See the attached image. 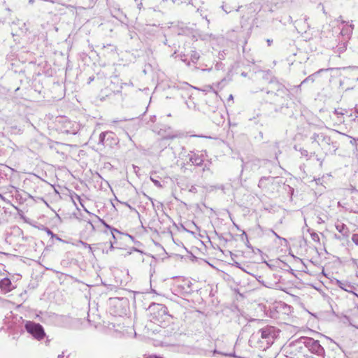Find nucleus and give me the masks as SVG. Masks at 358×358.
<instances>
[{"mask_svg": "<svg viewBox=\"0 0 358 358\" xmlns=\"http://www.w3.org/2000/svg\"><path fill=\"white\" fill-rule=\"evenodd\" d=\"M157 134L162 137V139L169 140L174 139L178 136L177 132L174 131L169 126H163L160 128Z\"/></svg>", "mask_w": 358, "mask_h": 358, "instance_id": "obj_11", "label": "nucleus"}, {"mask_svg": "<svg viewBox=\"0 0 358 358\" xmlns=\"http://www.w3.org/2000/svg\"><path fill=\"white\" fill-rule=\"evenodd\" d=\"M118 143L117 135L113 131H106L99 135L96 147L100 151L110 150L117 147Z\"/></svg>", "mask_w": 358, "mask_h": 358, "instance_id": "obj_4", "label": "nucleus"}, {"mask_svg": "<svg viewBox=\"0 0 358 358\" xmlns=\"http://www.w3.org/2000/svg\"><path fill=\"white\" fill-rule=\"evenodd\" d=\"M29 3H32L34 2V0H29Z\"/></svg>", "mask_w": 358, "mask_h": 358, "instance_id": "obj_44", "label": "nucleus"}, {"mask_svg": "<svg viewBox=\"0 0 358 358\" xmlns=\"http://www.w3.org/2000/svg\"><path fill=\"white\" fill-rule=\"evenodd\" d=\"M217 353H218V354H221V352H218L217 350H215L213 351V354H217ZM222 355H223V353H222ZM224 355L231 356V355H229H229H228V354H224Z\"/></svg>", "mask_w": 358, "mask_h": 358, "instance_id": "obj_39", "label": "nucleus"}, {"mask_svg": "<svg viewBox=\"0 0 358 358\" xmlns=\"http://www.w3.org/2000/svg\"><path fill=\"white\" fill-rule=\"evenodd\" d=\"M11 281L8 278H4L0 281V288L6 292L11 290Z\"/></svg>", "mask_w": 358, "mask_h": 358, "instance_id": "obj_16", "label": "nucleus"}, {"mask_svg": "<svg viewBox=\"0 0 358 358\" xmlns=\"http://www.w3.org/2000/svg\"><path fill=\"white\" fill-rule=\"evenodd\" d=\"M307 358H324V350L319 341L310 337H303Z\"/></svg>", "mask_w": 358, "mask_h": 358, "instance_id": "obj_7", "label": "nucleus"}, {"mask_svg": "<svg viewBox=\"0 0 358 358\" xmlns=\"http://www.w3.org/2000/svg\"><path fill=\"white\" fill-rule=\"evenodd\" d=\"M332 282L334 283V285L338 286L341 289L349 293L356 294L355 293V287L350 282L346 280H340L338 279H334V280H332Z\"/></svg>", "mask_w": 358, "mask_h": 358, "instance_id": "obj_12", "label": "nucleus"}, {"mask_svg": "<svg viewBox=\"0 0 358 358\" xmlns=\"http://www.w3.org/2000/svg\"><path fill=\"white\" fill-rule=\"evenodd\" d=\"M115 199L117 202L120 203L121 204H123V205L127 206L130 209H133V208L127 202H122V201H119L117 198Z\"/></svg>", "mask_w": 358, "mask_h": 358, "instance_id": "obj_32", "label": "nucleus"}, {"mask_svg": "<svg viewBox=\"0 0 358 358\" xmlns=\"http://www.w3.org/2000/svg\"><path fill=\"white\" fill-rule=\"evenodd\" d=\"M341 24L343 27L341 29L340 34L344 37L345 42L338 45V48L341 52H343L346 49L348 41L350 39L352 35L355 26L352 23V21H341Z\"/></svg>", "mask_w": 358, "mask_h": 358, "instance_id": "obj_9", "label": "nucleus"}, {"mask_svg": "<svg viewBox=\"0 0 358 358\" xmlns=\"http://www.w3.org/2000/svg\"><path fill=\"white\" fill-rule=\"evenodd\" d=\"M283 351L286 357L289 358H307L303 337L285 346Z\"/></svg>", "mask_w": 358, "mask_h": 358, "instance_id": "obj_6", "label": "nucleus"}, {"mask_svg": "<svg viewBox=\"0 0 358 358\" xmlns=\"http://www.w3.org/2000/svg\"><path fill=\"white\" fill-rule=\"evenodd\" d=\"M201 68L202 71H210L213 68V62H210L208 64H206L203 66V65H201Z\"/></svg>", "mask_w": 358, "mask_h": 358, "instance_id": "obj_24", "label": "nucleus"}, {"mask_svg": "<svg viewBox=\"0 0 358 358\" xmlns=\"http://www.w3.org/2000/svg\"><path fill=\"white\" fill-rule=\"evenodd\" d=\"M136 2H137V7L139 10H141L143 8V3L142 0H140L138 2V0H135Z\"/></svg>", "mask_w": 358, "mask_h": 358, "instance_id": "obj_33", "label": "nucleus"}, {"mask_svg": "<svg viewBox=\"0 0 358 358\" xmlns=\"http://www.w3.org/2000/svg\"><path fill=\"white\" fill-rule=\"evenodd\" d=\"M242 236L247 237V234L245 233V231H242Z\"/></svg>", "mask_w": 358, "mask_h": 358, "instance_id": "obj_43", "label": "nucleus"}, {"mask_svg": "<svg viewBox=\"0 0 358 358\" xmlns=\"http://www.w3.org/2000/svg\"><path fill=\"white\" fill-rule=\"evenodd\" d=\"M334 114L338 115V118L340 119L339 120L340 122H343L344 120L342 118H341L340 116H343L345 114L348 115V111L346 109L336 108L334 110Z\"/></svg>", "mask_w": 358, "mask_h": 358, "instance_id": "obj_18", "label": "nucleus"}, {"mask_svg": "<svg viewBox=\"0 0 358 358\" xmlns=\"http://www.w3.org/2000/svg\"><path fill=\"white\" fill-rule=\"evenodd\" d=\"M70 196L75 205H76L77 202H78L82 206H83V200L79 195H78L75 192H73L70 194Z\"/></svg>", "mask_w": 358, "mask_h": 358, "instance_id": "obj_19", "label": "nucleus"}, {"mask_svg": "<svg viewBox=\"0 0 358 358\" xmlns=\"http://www.w3.org/2000/svg\"><path fill=\"white\" fill-rule=\"evenodd\" d=\"M311 239L315 243H320V236L317 233L308 230Z\"/></svg>", "mask_w": 358, "mask_h": 358, "instance_id": "obj_22", "label": "nucleus"}, {"mask_svg": "<svg viewBox=\"0 0 358 358\" xmlns=\"http://www.w3.org/2000/svg\"><path fill=\"white\" fill-rule=\"evenodd\" d=\"M199 57H200L199 54L196 51H192L189 62L195 64L198 62Z\"/></svg>", "mask_w": 358, "mask_h": 358, "instance_id": "obj_20", "label": "nucleus"}, {"mask_svg": "<svg viewBox=\"0 0 358 358\" xmlns=\"http://www.w3.org/2000/svg\"><path fill=\"white\" fill-rule=\"evenodd\" d=\"M204 92H213L215 94H217V92L214 90L212 86H207L205 90H203Z\"/></svg>", "mask_w": 358, "mask_h": 358, "instance_id": "obj_31", "label": "nucleus"}, {"mask_svg": "<svg viewBox=\"0 0 358 358\" xmlns=\"http://www.w3.org/2000/svg\"><path fill=\"white\" fill-rule=\"evenodd\" d=\"M355 115H352V113H350L348 115V116L352 117V121H358V109L355 108Z\"/></svg>", "mask_w": 358, "mask_h": 358, "instance_id": "obj_25", "label": "nucleus"}, {"mask_svg": "<svg viewBox=\"0 0 358 358\" xmlns=\"http://www.w3.org/2000/svg\"><path fill=\"white\" fill-rule=\"evenodd\" d=\"M50 187L51 189H54L53 186L52 185H50Z\"/></svg>", "mask_w": 358, "mask_h": 358, "instance_id": "obj_46", "label": "nucleus"}, {"mask_svg": "<svg viewBox=\"0 0 358 358\" xmlns=\"http://www.w3.org/2000/svg\"><path fill=\"white\" fill-rule=\"evenodd\" d=\"M46 234L50 236V238L52 241H54V239H55L58 241L65 242L64 241L59 238L57 235H55L50 229H46Z\"/></svg>", "mask_w": 358, "mask_h": 358, "instance_id": "obj_23", "label": "nucleus"}, {"mask_svg": "<svg viewBox=\"0 0 358 358\" xmlns=\"http://www.w3.org/2000/svg\"><path fill=\"white\" fill-rule=\"evenodd\" d=\"M329 70H332V69L331 68H328V69H320V70H318L317 71L315 72L314 73L308 76L307 78H306L301 83V85H303L306 83H308V82H311V83H313L315 81V76L320 74L321 72H323V71H328Z\"/></svg>", "mask_w": 358, "mask_h": 358, "instance_id": "obj_15", "label": "nucleus"}, {"mask_svg": "<svg viewBox=\"0 0 358 358\" xmlns=\"http://www.w3.org/2000/svg\"><path fill=\"white\" fill-rule=\"evenodd\" d=\"M64 357H66V358L69 357V355H66L65 352H63L62 354L58 355V358H64Z\"/></svg>", "mask_w": 358, "mask_h": 358, "instance_id": "obj_36", "label": "nucleus"}, {"mask_svg": "<svg viewBox=\"0 0 358 358\" xmlns=\"http://www.w3.org/2000/svg\"><path fill=\"white\" fill-rule=\"evenodd\" d=\"M335 227H336V229H337V231L339 233H341L343 236H346V237L348 236L349 229L345 224H343L341 222H338L336 223Z\"/></svg>", "mask_w": 358, "mask_h": 358, "instance_id": "obj_14", "label": "nucleus"}, {"mask_svg": "<svg viewBox=\"0 0 358 358\" xmlns=\"http://www.w3.org/2000/svg\"><path fill=\"white\" fill-rule=\"evenodd\" d=\"M336 21L338 22H341V21H344L343 19H342V17L341 16H339L337 19H336Z\"/></svg>", "mask_w": 358, "mask_h": 358, "instance_id": "obj_40", "label": "nucleus"}, {"mask_svg": "<svg viewBox=\"0 0 358 358\" xmlns=\"http://www.w3.org/2000/svg\"><path fill=\"white\" fill-rule=\"evenodd\" d=\"M146 358H164V357H162L161 356L156 355H151L148 356Z\"/></svg>", "mask_w": 358, "mask_h": 358, "instance_id": "obj_37", "label": "nucleus"}, {"mask_svg": "<svg viewBox=\"0 0 358 358\" xmlns=\"http://www.w3.org/2000/svg\"><path fill=\"white\" fill-rule=\"evenodd\" d=\"M357 141H358V138H357Z\"/></svg>", "mask_w": 358, "mask_h": 358, "instance_id": "obj_48", "label": "nucleus"}, {"mask_svg": "<svg viewBox=\"0 0 358 358\" xmlns=\"http://www.w3.org/2000/svg\"><path fill=\"white\" fill-rule=\"evenodd\" d=\"M85 211L92 217L96 219L97 221L101 222L106 228L109 229L111 231V234L113 235V237L115 238L114 232L119 233V231L116 229H114L111 227L110 225H108L103 219L100 218L99 216L96 215L95 214L90 213L87 210L85 209Z\"/></svg>", "mask_w": 358, "mask_h": 358, "instance_id": "obj_13", "label": "nucleus"}, {"mask_svg": "<svg viewBox=\"0 0 358 358\" xmlns=\"http://www.w3.org/2000/svg\"><path fill=\"white\" fill-rule=\"evenodd\" d=\"M226 13H229L230 10H224Z\"/></svg>", "mask_w": 358, "mask_h": 358, "instance_id": "obj_47", "label": "nucleus"}, {"mask_svg": "<svg viewBox=\"0 0 358 358\" xmlns=\"http://www.w3.org/2000/svg\"><path fill=\"white\" fill-rule=\"evenodd\" d=\"M148 311L150 322L159 326L165 325L169 320L167 308L162 304L153 303L149 306Z\"/></svg>", "mask_w": 358, "mask_h": 358, "instance_id": "obj_3", "label": "nucleus"}, {"mask_svg": "<svg viewBox=\"0 0 358 358\" xmlns=\"http://www.w3.org/2000/svg\"><path fill=\"white\" fill-rule=\"evenodd\" d=\"M271 231L277 238L281 239V237L279 235H278L273 229H271Z\"/></svg>", "mask_w": 358, "mask_h": 358, "instance_id": "obj_38", "label": "nucleus"}, {"mask_svg": "<svg viewBox=\"0 0 358 358\" xmlns=\"http://www.w3.org/2000/svg\"><path fill=\"white\" fill-rule=\"evenodd\" d=\"M278 336V330L275 327L266 326L254 333L252 339L257 341L260 348L266 349L273 343Z\"/></svg>", "mask_w": 358, "mask_h": 358, "instance_id": "obj_1", "label": "nucleus"}, {"mask_svg": "<svg viewBox=\"0 0 358 358\" xmlns=\"http://www.w3.org/2000/svg\"><path fill=\"white\" fill-rule=\"evenodd\" d=\"M267 42H268V43L270 45V43H271V41L270 40H268V41H267Z\"/></svg>", "mask_w": 358, "mask_h": 358, "instance_id": "obj_45", "label": "nucleus"}, {"mask_svg": "<svg viewBox=\"0 0 358 358\" xmlns=\"http://www.w3.org/2000/svg\"><path fill=\"white\" fill-rule=\"evenodd\" d=\"M25 329L34 338L37 340L43 339L44 336V331L43 327L32 321H27L25 323Z\"/></svg>", "mask_w": 358, "mask_h": 358, "instance_id": "obj_10", "label": "nucleus"}, {"mask_svg": "<svg viewBox=\"0 0 358 358\" xmlns=\"http://www.w3.org/2000/svg\"><path fill=\"white\" fill-rule=\"evenodd\" d=\"M80 243L84 245V247L89 248L90 250H92V248L90 245H88L87 243H85L82 241H80Z\"/></svg>", "mask_w": 358, "mask_h": 358, "instance_id": "obj_35", "label": "nucleus"}, {"mask_svg": "<svg viewBox=\"0 0 358 358\" xmlns=\"http://www.w3.org/2000/svg\"><path fill=\"white\" fill-rule=\"evenodd\" d=\"M187 158L189 163L196 166H202L204 165L203 170L205 168L208 169V166L210 164V162L208 159V156L206 151H190L187 154Z\"/></svg>", "mask_w": 358, "mask_h": 358, "instance_id": "obj_8", "label": "nucleus"}, {"mask_svg": "<svg viewBox=\"0 0 358 358\" xmlns=\"http://www.w3.org/2000/svg\"><path fill=\"white\" fill-rule=\"evenodd\" d=\"M234 226L236 227V229H238V231H242V230L240 229V227H239V226H238V225H237V224H234Z\"/></svg>", "mask_w": 358, "mask_h": 358, "instance_id": "obj_42", "label": "nucleus"}, {"mask_svg": "<svg viewBox=\"0 0 358 358\" xmlns=\"http://www.w3.org/2000/svg\"><path fill=\"white\" fill-rule=\"evenodd\" d=\"M311 139L313 142L317 143L322 149L326 150L327 153L334 154L338 148V143L334 141L329 136L323 132L314 133Z\"/></svg>", "mask_w": 358, "mask_h": 358, "instance_id": "obj_5", "label": "nucleus"}, {"mask_svg": "<svg viewBox=\"0 0 358 358\" xmlns=\"http://www.w3.org/2000/svg\"><path fill=\"white\" fill-rule=\"evenodd\" d=\"M278 90H277V92H267L268 94H273V95H287L288 94V90L286 87H285L284 86L281 85H278Z\"/></svg>", "mask_w": 358, "mask_h": 358, "instance_id": "obj_17", "label": "nucleus"}, {"mask_svg": "<svg viewBox=\"0 0 358 358\" xmlns=\"http://www.w3.org/2000/svg\"><path fill=\"white\" fill-rule=\"evenodd\" d=\"M352 241L356 245H358V233L352 234Z\"/></svg>", "mask_w": 358, "mask_h": 358, "instance_id": "obj_28", "label": "nucleus"}, {"mask_svg": "<svg viewBox=\"0 0 358 358\" xmlns=\"http://www.w3.org/2000/svg\"><path fill=\"white\" fill-rule=\"evenodd\" d=\"M300 152L303 156L308 157V152L306 150L301 149Z\"/></svg>", "mask_w": 358, "mask_h": 358, "instance_id": "obj_34", "label": "nucleus"}, {"mask_svg": "<svg viewBox=\"0 0 358 358\" xmlns=\"http://www.w3.org/2000/svg\"><path fill=\"white\" fill-rule=\"evenodd\" d=\"M150 180H152V182L154 183V185L155 186H157L158 187H162L161 182L159 180H155V179H154L152 178H150Z\"/></svg>", "mask_w": 358, "mask_h": 358, "instance_id": "obj_29", "label": "nucleus"}, {"mask_svg": "<svg viewBox=\"0 0 358 358\" xmlns=\"http://www.w3.org/2000/svg\"><path fill=\"white\" fill-rule=\"evenodd\" d=\"M179 57H180V59H181L183 62L186 63L188 66H189V65H190V62L187 60V57H186V55H182V54H180V55H179Z\"/></svg>", "mask_w": 358, "mask_h": 358, "instance_id": "obj_27", "label": "nucleus"}, {"mask_svg": "<svg viewBox=\"0 0 358 358\" xmlns=\"http://www.w3.org/2000/svg\"><path fill=\"white\" fill-rule=\"evenodd\" d=\"M49 127L60 133L68 134H76L80 130V125L71 121L65 116L56 117L52 122L48 123Z\"/></svg>", "mask_w": 358, "mask_h": 358, "instance_id": "obj_2", "label": "nucleus"}, {"mask_svg": "<svg viewBox=\"0 0 358 358\" xmlns=\"http://www.w3.org/2000/svg\"><path fill=\"white\" fill-rule=\"evenodd\" d=\"M192 33L189 29H185L182 30L181 32H179L178 34H182V35H189Z\"/></svg>", "mask_w": 358, "mask_h": 358, "instance_id": "obj_30", "label": "nucleus"}, {"mask_svg": "<svg viewBox=\"0 0 358 358\" xmlns=\"http://www.w3.org/2000/svg\"><path fill=\"white\" fill-rule=\"evenodd\" d=\"M331 131H335V132H336V133H338V134H341V135H343V136H347V137L350 138H351V140H350V144H351V145H354V146H356V145H357V143H356L357 139H356V138H352V136H349V135H347L346 134L342 133V132H341V131H338V130H336V129H331Z\"/></svg>", "mask_w": 358, "mask_h": 358, "instance_id": "obj_21", "label": "nucleus"}, {"mask_svg": "<svg viewBox=\"0 0 358 358\" xmlns=\"http://www.w3.org/2000/svg\"><path fill=\"white\" fill-rule=\"evenodd\" d=\"M92 219H89V220H86V219H85L84 220H85L87 224H89L91 226V227H92V230H94V229H95V227H94V224H93V222H95V220H96V219H94V217H92Z\"/></svg>", "mask_w": 358, "mask_h": 358, "instance_id": "obj_26", "label": "nucleus"}, {"mask_svg": "<svg viewBox=\"0 0 358 358\" xmlns=\"http://www.w3.org/2000/svg\"><path fill=\"white\" fill-rule=\"evenodd\" d=\"M228 99H229V101H230V100H231V101H233V99H234V96H233V95H232V94H230V95H229V98H228Z\"/></svg>", "mask_w": 358, "mask_h": 358, "instance_id": "obj_41", "label": "nucleus"}]
</instances>
